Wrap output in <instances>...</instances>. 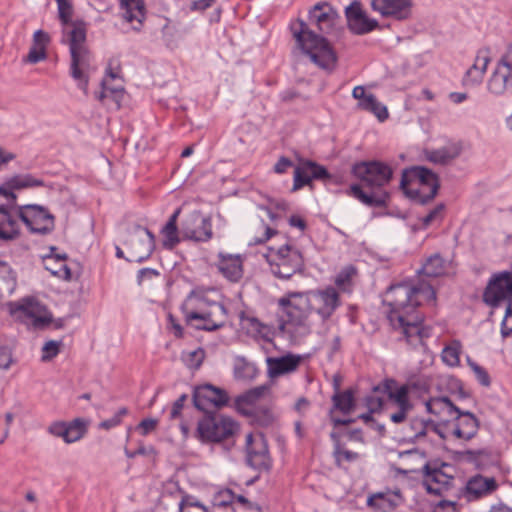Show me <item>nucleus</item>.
Listing matches in <instances>:
<instances>
[{"label":"nucleus","instance_id":"nucleus-1","mask_svg":"<svg viewBox=\"0 0 512 512\" xmlns=\"http://www.w3.org/2000/svg\"><path fill=\"white\" fill-rule=\"evenodd\" d=\"M437 292L430 283L406 278L392 283L385 292L383 306L385 316L399 342L418 347L432 336V327L425 323L424 313L419 311L423 305L435 306Z\"/></svg>","mask_w":512,"mask_h":512},{"label":"nucleus","instance_id":"nucleus-2","mask_svg":"<svg viewBox=\"0 0 512 512\" xmlns=\"http://www.w3.org/2000/svg\"><path fill=\"white\" fill-rule=\"evenodd\" d=\"M339 15L327 1L316 3L308 11V23L302 18L292 19L289 31L297 47L309 57L318 68L332 72L338 63V55L325 35L332 34Z\"/></svg>","mask_w":512,"mask_h":512},{"label":"nucleus","instance_id":"nucleus-3","mask_svg":"<svg viewBox=\"0 0 512 512\" xmlns=\"http://www.w3.org/2000/svg\"><path fill=\"white\" fill-rule=\"evenodd\" d=\"M374 392L387 395L388 403L392 407L389 419L399 425L407 423L406 434L410 442L425 438L429 431L437 434L439 425L434 421L418 415L421 408L420 398L428 393V387L417 381H407L400 384L396 379L386 377L374 387Z\"/></svg>","mask_w":512,"mask_h":512},{"label":"nucleus","instance_id":"nucleus-4","mask_svg":"<svg viewBox=\"0 0 512 512\" xmlns=\"http://www.w3.org/2000/svg\"><path fill=\"white\" fill-rule=\"evenodd\" d=\"M394 170L381 160H358L350 168V176L356 180L347 189L338 190L357 199L362 204L374 208H387L391 194L386 186L392 181Z\"/></svg>","mask_w":512,"mask_h":512},{"label":"nucleus","instance_id":"nucleus-5","mask_svg":"<svg viewBox=\"0 0 512 512\" xmlns=\"http://www.w3.org/2000/svg\"><path fill=\"white\" fill-rule=\"evenodd\" d=\"M58 18L63 26L71 25L69 51L71 56L69 74L77 87L88 94L90 81L91 51L87 45V24L82 19L72 20L74 7L71 0H57Z\"/></svg>","mask_w":512,"mask_h":512},{"label":"nucleus","instance_id":"nucleus-6","mask_svg":"<svg viewBox=\"0 0 512 512\" xmlns=\"http://www.w3.org/2000/svg\"><path fill=\"white\" fill-rule=\"evenodd\" d=\"M213 286L197 285L191 289L180 305L183 321L197 331L215 332L225 326L226 308L218 300L210 298L217 292Z\"/></svg>","mask_w":512,"mask_h":512},{"label":"nucleus","instance_id":"nucleus-7","mask_svg":"<svg viewBox=\"0 0 512 512\" xmlns=\"http://www.w3.org/2000/svg\"><path fill=\"white\" fill-rule=\"evenodd\" d=\"M399 187L410 200L427 205L437 196L441 182L438 174L430 168L415 165L402 171Z\"/></svg>","mask_w":512,"mask_h":512},{"label":"nucleus","instance_id":"nucleus-8","mask_svg":"<svg viewBox=\"0 0 512 512\" xmlns=\"http://www.w3.org/2000/svg\"><path fill=\"white\" fill-rule=\"evenodd\" d=\"M240 430L239 423L230 416L218 412H206L198 420L194 437L202 444H217L235 441Z\"/></svg>","mask_w":512,"mask_h":512},{"label":"nucleus","instance_id":"nucleus-9","mask_svg":"<svg viewBox=\"0 0 512 512\" xmlns=\"http://www.w3.org/2000/svg\"><path fill=\"white\" fill-rule=\"evenodd\" d=\"M264 258L270 272L281 280H290L305 269L303 254L291 244H284L279 248L268 247Z\"/></svg>","mask_w":512,"mask_h":512},{"label":"nucleus","instance_id":"nucleus-10","mask_svg":"<svg viewBox=\"0 0 512 512\" xmlns=\"http://www.w3.org/2000/svg\"><path fill=\"white\" fill-rule=\"evenodd\" d=\"M304 297L302 291H288L278 299V305L282 308L278 324L280 332L293 335L307 326L310 311Z\"/></svg>","mask_w":512,"mask_h":512},{"label":"nucleus","instance_id":"nucleus-11","mask_svg":"<svg viewBox=\"0 0 512 512\" xmlns=\"http://www.w3.org/2000/svg\"><path fill=\"white\" fill-rule=\"evenodd\" d=\"M15 214L31 234L48 235L55 229V216L42 205L17 206Z\"/></svg>","mask_w":512,"mask_h":512},{"label":"nucleus","instance_id":"nucleus-12","mask_svg":"<svg viewBox=\"0 0 512 512\" xmlns=\"http://www.w3.org/2000/svg\"><path fill=\"white\" fill-rule=\"evenodd\" d=\"M310 314H317L323 322L329 320L341 306V297L334 286L328 285L322 289L302 291Z\"/></svg>","mask_w":512,"mask_h":512},{"label":"nucleus","instance_id":"nucleus-13","mask_svg":"<svg viewBox=\"0 0 512 512\" xmlns=\"http://www.w3.org/2000/svg\"><path fill=\"white\" fill-rule=\"evenodd\" d=\"M482 301L491 308L512 301V270L498 271L490 276L482 293Z\"/></svg>","mask_w":512,"mask_h":512},{"label":"nucleus","instance_id":"nucleus-14","mask_svg":"<svg viewBox=\"0 0 512 512\" xmlns=\"http://www.w3.org/2000/svg\"><path fill=\"white\" fill-rule=\"evenodd\" d=\"M357 387H348L343 392L333 393L332 405L328 411L330 423L334 428L348 426L356 422L355 418L349 416L357 407Z\"/></svg>","mask_w":512,"mask_h":512},{"label":"nucleus","instance_id":"nucleus-15","mask_svg":"<svg viewBox=\"0 0 512 512\" xmlns=\"http://www.w3.org/2000/svg\"><path fill=\"white\" fill-rule=\"evenodd\" d=\"M183 241L208 242L213 238L212 220L199 210H193L181 222Z\"/></svg>","mask_w":512,"mask_h":512},{"label":"nucleus","instance_id":"nucleus-16","mask_svg":"<svg viewBox=\"0 0 512 512\" xmlns=\"http://www.w3.org/2000/svg\"><path fill=\"white\" fill-rule=\"evenodd\" d=\"M451 468L448 463H442L440 466L432 465L427 462L423 468L422 484L428 494L444 496L452 490L455 485V477L448 474L445 469Z\"/></svg>","mask_w":512,"mask_h":512},{"label":"nucleus","instance_id":"nucleus-17","mask_svg":"<svg viewBox=\"0 0 512 512\" xmlns=\"http://www.w3.org/2000/svg\"><path fill=\"white\" fill-rule=\"evenodd\" d=\"M499 487L500 484L494 476L475 473L469 476L465 485L460 488L459 497L468 503L476 502L492 496Z\"/></svg>","mask_w":512,"mask_h":512},{"label":"nucleus","instance_id":"nucleus-18","mask_svg":"<svg viewBox=\"0 0 512 512\" xmlns=\"http://www.w3.org/2000/svg\"><path fill=\"white\" fill-rule=\"evenodd\" d=\"M192 403L198 411L206 414V412H213L211 409L228 405L229 395L226 390L212 384H201L193 388Z\"/></svg>","mask_w":512,"mask_h":512},{"label":"nucleus","instance_id":"nucleus-19","mask_svg":"<svg viewBox=\"0 0 512 512\" xmlns=\"http://www.w3.org/2000/svg\"><path fill=\"white\" fill-rule=\"evenodd\" d=\"M490 93L501 96L512 88V41L499 58L487 82Z\"/></svg>","mask_w":512,"mask_h":512},{"label":"nucleus","instance_id":"nucleus-20","mask_svg":"<svg viewBox=\"0 0 512 512\" xmlns=\"http://www.w3.org/2000/svg\"><path fill=\"white\" fill-rule=\"evenodd\" d=\"M420 403L421 408H424L427 413L435 416L434 425H439L437 434L442 439H445L446 436L443 434V430L460 408L447 396L430 397L429 399L422 397L420 398Z\"/></svg>","mask_w":512,"mask_h":512},{"label":"nucleus","instance_id":"nucleus-21","mask_svg":"<svg viewBox=\"0 0 512 512\" xmlns=\"http://www.w3.org/2000/svg\"><path fill=\"white\" fill-rule=\"evenodd\" d=\"M479 427L480 421L475 414L459 409L443 430V434L469 441L477 435Z\"/></svg>","mask_w":512,"mask_h":512},{"label":"nucleus","instance_id":"nucleus-22","mask_svg":"<svg viewBox=\"0 0 512 512\" xmlns=\"http://www.w3.org/2000/svg\"><path fill=\"white\" fill-rule=\"evenodd\" d=\"M247 463L259 471H269L272 467V459L269 454L268 444L263 435L255 437L253 433L246 436Z\"/></svg>","mask_w":512,"mask_h":512},{"label":"nucleus","instance_id":"nucleus-23","mask_svg":"<svg viewBox=\"0 0 512 512\" xmlns=\"http://www.w3.org/2000/svg\"><path fill=\"white\" fill-rule=\"evenodd\" d=\"M214 266L217 272L229 283L238 284L244 277V263L246 256L243 254H230L219 252Z\"/></svg>","mask_w":512,"mask_h":512},{"label":"nucleus","instance_id":"nucleus-24","mask_svg":"<svg viewBox=\"0 0 512 512\" xmlns=\"http://www.w3.org/2000/svg\"><path fill=\"white\" fill-rule=\"evenodd\" d=\"M89 421L77 417L71 421H54L48 427V432L60 437L66 444L81 440L88 432Z\"/></svg>","mask_w":512,"mask_h":512},{"label":"nucleus","instance_id":"nucleus-25","mask_svg":"<svg viewBox=\"0 0 512 512\" xmlns=\"http://www.w3.org/2000/svg\"><path fill=\"white\" fill-rule=\"evenodd\" d=\"M412 0H371V8L382 17L404 21L412 15Z\"/></svg>","mask_w":512,"mask_h":512},{"label":"nucleus","instance_id":"nucleus-26","mask_svg":"<svg viewBox=\"0 0 512 512\" xmlns=\"http://www.w3.org/2000/svg\"><path fill=\"white\" fill-rule=\"evenodd\" d=\"M43 186H45L44 180L35 178L32 174H16L5 179L0 185V195L5 197L11 205H15L17 201L15 190Z\"/></svg>","mask_w":512,"mask_h":512},{"label":"nucleus","instance_id":"nucleus-27","mask_svg":"<svg viewBox=\"0 0 512 512\" xmlns=\"http://www.w3.org/2000/svg\"><path fill=\"white\" fill-rule=\"evenodd\" d=\"M346 19L349 29L357 35L369 33L379 27L378 21L367 16L359 1L352 2L346 8Z\"/></svg>","mask_w":512,"mask_h":512},{"label":"nucleus","instance_id":"nucleus-28","mask_svg":"<svg viewBox=\"0 0 512 512\" xmlns=\"http://www.w3.org/2000/svg\"><path fill=\"white\" fill-rule=\"evenodd\" d=\"M136 230H143L148 237L147 241L140 240L134 233H129L128 239L124 244L130 249L134 261L142 263L148 260L156 249L155 234L147 227L137 225Z\"/></svg>","mask_w":512,"mask_h":512},{"label":"nucleus","instance_id":"nucleus-29","mask_svg":"<svg viewBox=\"0 0 512 512\" xmlns=\"http://www.w3.org/2000/svg\"><path fill=\"white\" fill-rule=\"evenodd\" d=\"M304 360V356L287 352L279 357H267V374L271 379L293 373L298 370Z\"/></svg>","mask_w":512,"mask_h":512},{"label":"nucleus","instance_id":"nucleus-30","mask_svg":"<svg viewBox=\"0 0 512 512\" xmlns=\"http://www.w3.org/2000/svg\"><path fill=\"white\" fill-rule=\"evenodd\" d=\"M329 436L333 445L332 457L335 466L340 469L348 470L352 463H355L360 459V454L349 450L345 446L342 442L341 432L333 430Z\"/></svg>","mask_w":512,"mask_h":512},{"label":"nucleus","instance_id":"nucleus-31","mask_svg":"<svg viewBox=\"0 0 512 512\" xmlns=\"http://www.w3.org/2000/svg\"><path fill=\"white\" fill-rule=\"evenodd\" d=\"M119 8L122 11V18L128 23L136 22L133 26L135 31H140L147 18L145 0H118Z\"/></svg>","mask_w":512,"mask_h":512},{"label":"nucleus","instance_id":"nucleus-32","mask_svg":"<svg viewBox=\"0 0 512 512\" xmlns=\"http://www.w3.org/2000/svg\"><path fill=\"white\" fill-rule=\"evenodd\" d=\"M491 61L490 49L481 48L477 51L473 65L466 71L463 77L464 85H475L482 82L488 64Z\"/></svg>","mask_w":512,"mask_h":512},{"label":"nucleus","instance_id":"nucleus-33","mask_svg":"<svg viewBox=\"0 0 512 512\" xmlns=\"http://www.w3.org/2000/svg\"><path fill=\"white\" fill-rule=\"evenodd\" d=\"M16 204L11 207L8 205H0V239L11 241L19 238L20 226L14 217L12 210H16Z\"/></svg>","mask_w":512,"mask_h":512},{"label":"nucleus","instance_id":"nucleus-34","mask_svg":"<svg viewBox=\"0 0 512 512\" xmlns=\"http://www.w3.org/2000/svg\"><path fill=\"white\" fill-rule=\"evenodd\" d=\"M181 207H178L168 218L166 224L161 228L162 246L164 249L173 250L181 241V228L178 227V218Z\"/></svg>","mask_w":512,"mask_h":512},{"label":"nucleus","instance_id":"nucleus-35","mask_svg":"<svg viewBox=\"0 0 512 512\" xmlns=\"http://www.w3.org/2000/svg\"><path fill=\"white\" fill-rule=\"evenodd\" d=\"M462 152V146L459 143H452L439 149L425 150L426 159L439 165H448L458 158Z\"/></svg>","mask_w":512,"mask_h":512},{"label":"nucleus","instance_id":"nucleus-36","mask_svg":"<svg viewBox=\"0 0 512 512\" xmlns=\"http://www.w3.org/2000/svg\"><path fill=\"white\" fill-rule=\"evenodd\" d=\"M447 268L448 264L443 256L440 253H434L426 258L417 274L427 278H438L447 274Z\"/></svg>","mask_w":512,"mask_h":512},{"label":"nucleus","instance_id":"nucleus-37","mask_svg":"<svg viewBox=\"0 0 512 512\" xmlns=\"http://www.w3.org/2000/svg\"><path fill=\"white\" fill-rule=\"evenodd\" d=\"M17 272L5 260L0 259V298L11 295L17 287Z\"/></svg>","mask_w":512,"mask_h":512},{"label":"nucleus","instance_id":"nucleus-38","mask_svg":"<svg viewBox=\"0 0 512 512\" xmlns=\"http://www.w3.org/2000/svg\"><path fill=\"white\" fill-rule=\"evenodd\" d=\"M397 505L390 492H377L367 499V506L374 512H393Z\"/></svg>","mask_w":512,"mask_h":512},{"label":"nucleus","instance_id":"nucleus-39","mask_svg":"<svg viewBox=\"0 0 512 512\" xmlns=\"http://www.w3.org/2000/svg\"><path fill=\"white\" fill-rule=\"evenodd\" d=\"M245 415L251 419L254 425L262 428H268L276 421L273 410L268 406H258L246 410Z\"/></svg>","mask_w":512,"mask_h":512},{"label":"nucleus","instance_id":"nucleus-40","mask_svg":"<svg viewBox=\"0 0 512 512\" xmlns=\"http://www.w3.org/2000/svg\"><path fill=\"white\" fill-rule=\"evenodd\" d=\"M256 365L248 361L243 356H238L234 360L233 374L235 379L242 381H251L258 375Z\"/></svg>","mask_w":512,"mask_h":512},{"label":"nucleus","instance_id":"nucleus-41","mask_svg":"<svg viewBox=\"0 0 512 512\" xmlns=\"http://www.w3.org/2000/svg\"><path fill=\"white\" fill-rule=\"evenodd\" d=\"M357 274V269L353 265L342 268L334 279L335 288L343 293H351L354 287L353 278Z\"/></svg>","mask_w":512,"mask_h":512},{"label":"nucleus","instance_id":"nucleus-42","mask_svg":"<svg viewBox=\"0 0 512 512\" xmlns=\"http://www.w3.org/2000/svg\"><path fill=\"white\" fill-rule=\"evenodd\" d=\"M265 389L264 386L255 387L247 390L236 398V405L243 414H245L246 410L257 407L256 402L264 395Z\"/></svg>","mask_w":512,"mask_h":512},{"label":"nucleus","instance_id":"nucleus-43","mask_svg":"<svg viewBox=\"0 0 512 512\" xmlns=\"http://www.w3.org/2000/svg\"><path fill=\"white\" fill-rule=\"evenodd\" d=\"M240 494L235 493L230 488H223L217 491L212 499L215 509L228 508L238 506V497Z\"/></svg>","mask_w":512,"mask_h":512},{"label":"nucleus","instance_id":"nucleus-44","mask_svg":"<svg viewBox=\"0 0 512 512\" xmlns=\"http://www.w3.org/2000/svg\"><path fill=\"white\" fill-rule=\"evenodd\" d=\"M360 106L363 110L373 113L380 121H384L388 118L386 106L382 105L372 93L368 94L364 100L360 102Z\"/></svg>","mask_w":512,"mask_h":512},{"label":"nucleus","instance_id":"nucleus-45","mask_svg":"<svg viewBox=\"0 0 512 512\" xmlns=\"http://www.w3.org/2000/svg\"><path fill=\"white\" fill-rule=\"evenodd\" d=\"M248 329L256 338H260L266 342L273 340L274 333L270 326L264 324L256 317H248Z\"/></svg>","mask_w":512,"mask_h":512},{"label":"nucleus","instance_id":"nucleus-46","mask_svg":"<svg viewBox=\"0 0 512 512\" xmlns=\"http://www.w3.org/2000/svg\"><path fill=\"white\" fill-rule=\"evenodd\" d=\"M124 91L125 90L123 87H120V88L108 87L107 83H106V78H104L101 81V90L97 94L96 98L98 99V101L103 103L104 100L109 96L115 102L116 108L120 109L121 102H122L123 96H124Z\"/></svg>","mask_w":512,"mask_h":512},{"label":"nucleus","instance_id":"nucleus-47","mask_svg":"<svg viewBox=\"0 0 512 512\" xmlns=\"http://www.w3.org/2000/svg\"><path fill=\"white\" fill-rule=\"evenodd\" d=\"M461 343L458 340L446 345L441 353L442 361L450 366L456 367L460 364Z\"/></svg>","mask_w":512,"mask_h":512},{"label":"nucleus","instance_id":"nucleus-48","mask_svg":"<svg viewBox=\"0 0 512 512\" xmlns=\"http://www.w3.org/2000/svg\"><path fill=\"white\" fill-rule=\"evenodd\" d=\"M312 183V179L310 176L309 168L305 165V160H300V165L295 167L294 177H293V187L292 191H298L304 186H310Z\"/></svg>","mask_w":512,"mask_h":512},{"label":"nucleus","instance_id":"nucleus-49","mask_svg":"<svg viewBox=\"0 0 512 512\" xmlns=\"http://www.w3.org/2000/svg\"><path fill=\"white\" fill-rule=\"evenodd\" d=\"M384 396L387 397L386 394H383L382 392H374V387L372 388V391L370 394H368L364 398L365 406L368 410H371V412L381 413L384 409L388 407L392 408L388 400L386 401Z\"/></svg>","mask_w":512,"mask_h":512},{"label":"nucleus","instance_id":"nucleus-50","mask_svg":"<svg viewBox=\"0 0 512 512\" xmlns=\"http://www.w3.org/2000/svg\"><path fill=\"white\" fill-rule=\"evenodd\" d=\"M206 357V352L204 348L198 347L196 350L187 353L186 355H182V361L187 368L190 370H198Z\"/></svg>","mask_w":512,"mask_h":512},{"label":"nucleus","instance_id":"nucleus-51","mask_svg":"<svg viewBox=\"0 0 512 512\" xmlns=\"http://www.w3.org/2000/svg\"><path fill=\"white\" fill-rule=\"evenodd\" d=\"M257 229L261 231V233L253 237V239L249 243V246L263 245L266 242H268L273 236L278 234V230L270 227L264 221L260 222Z\"/></svg>","mask_w":512,"mask_h":512},{"label":"nucleus","instance_id":"nucleus-52","mask_svg":"<svg viewBox=\"0 0 512 512\" xmlns=\"http://www.w3.org/2000/svg\"><path fill=\"white\" fill-rule=\"evenodd\" d=\"M129 414L127 407H121L113 415V417L103 420L98 424V429L109 431L117 426H120L123 422V418Z\"/></svg>","mask_w":512,"mask_h":512},{"label":"nucleus","instance_id":"nucleus-53","mask_svg":"<svg viewBox=\"0 0 512 512\" xmlns=\"http://www.w3.org/2000/svg\"><path fill=\"white\" fill-rule=\"evenodd\" d=\"M305 165L309 168L312 181L321 180L327 183L328 178L330 177V172L325 166L309 159H305Z\"/></svg>","mask_w":512,"mask_h":512},{"label":"nucleus","instance_id":"nucleus-54","mask_svg":"<svg viewBox=\"0 0 512 512\" xmlns=\"http://www.w3.org/2000/svg\"><path fill=\"white\" fill-rule=\"evenodd\" d=\"M446 206L444 203L437 204L433 209L429 211L427 215L420 218L421 228H428L434 221H442L444 218V211Z\"/></svg>","mask_w":512,"mask_h":512},{"label":"nucleus","instance_id":"nucleus-55","mask_svg":"<svg viewBox=\"0 0 512 512\" xmlns=\"http://www.w3.org/2000/svg\"><path fill=\"white\" fill-rule=\"evenodd\" d=\"M46 270H48L53 276H56L65 281L72 280V272L71 269L65 262H49V264L45 265Z\"/></svg>","mask_w":512,"mask_h":512},{"label":"nucleus","instance_id":"nucleus-56","mask_svg":"<svg viewBox=\"0 0 512 512\" xmlns=\"http://www.w3.org/2000/svg\"><path fill=\"white\" fill-rule=\"evenodd\" d=\"M468 365L474 372L475 377L480 385L484 387H489L491 385V377L488 371L483 366H480L479 364L471 360H468Z\"/></svg>","mask_w":512,"mask_h":512},{"label":"nucleus","instance_id":"nucleus-57","mask_svg":"<svg viewBox=\"0 0 512 512\" xmlns=\"http://www.w3.org/2000/svg\"><path fill=\"white\" fill-rule=\"evenodd\" d=\"M180 512H209L208 508L191 496H186L180 503Z\"/></svg>","mask_w":512,"mask_h":512},{"label":"nucleus","instance_id":"nucleus-58","mask_svg":"<svg viewBox=\"0 0 512 512\" xmlns=\"http://www.w3.org/2000/svg\"><path fill=\"white\" fill-rule=\"evenodd\" d=\"M166 329L174 336L175 339H183L185 337L184 327L171 312L167 314Z\"/></svg>","mask_w":512,"mask_h":512},{"label":"nucleus","instance_id":"nucleus-59","mask_svg":"<svg viewBox=\"0 0 512 512\" xmlns=\"http://www.w3.org/2000/svg\"><path fill=\"white\" fill-rule=\"evenodd\" d=\"M61 344V341H47L42 348L41 360L47 362L55 358L60 353Z\"/></svg>","mask_w":512,"mask_h":512},{"label":"nucleus","instance_id":"nucleus-60","mask_svg":"<svg viewBox=\"0 0 512 512\" xmlns=\"http://www.w3.org/2000/svg\"><path fill=\"white\" fill-rule=\"evenodd\" d=\"M232 512H264L261 506L248 500L244 495H239L238 506L232 507Z\"/></svg>","mask_w":512,"mask_h":512},{"label":"nucleus","instance_id":"nucleus-61","mask_svg":"<svg viewBox=\"0 0 512 512\" xmlns=\"http://www.w3.org/2000/svg\"><path fill=\"white\" fill-rule=\"evenodd\" d=\"M188 395L187 394H182L180 395L173 403H172V406H171V409H170V413H169V419L170 420H176V419H181L182 418V411L185 407V404L188 400Z\"/></svg>","mask_w":512,"mask_h":512},{"label":"nucleus","instance_id":"nucleus-62","mask_svg":"<svg viewBox=\"0 0 512 512\" xmlns=\"http://www.w3.org/2000/svg\"><path fill=\"white\" fill-rule=\"evenodd\" d=\"M512 334V301L507 304L505 316L501 323V335L507 338Z\"/></svg>","mask_w":512,"mask_h":512},{"label":"nucleus","instance_id":"nucleus-63","mask_svg":"<svg viewBox=\"0 0 512 512\" xmlns=\"http://www.w3.org/2000/svg\"><path fill=\"white\" fill-rule=\"evenodd\" d=\"M159 425V420L156 418H144L137 425L136 429L142 436H147L155 431Z\"/></svg>","mask_w":512,"mask_h":512},{"label":"nucleus","instance_id":"nucleus-64","mask_svg":"<svg viewBox=\"0 0 512 512\" xmlns=\"http://www.w3.org/2000/svg\"><path fill=\"white\" fill-rule=\"evenodd\" d=\"M47 58V51L43 47L32 46L27 54L25 61L36 64Z\"/></svg>","mask_w":512,"mask_h":512}]
</instances>
